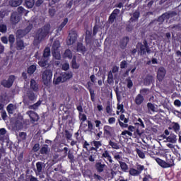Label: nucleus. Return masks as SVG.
<instances>
[{"label": "nucleus", "instance_id": "59", "mask_svg": "<svg viewBox=\"0 0 181 181\" xmlns=\"http://www.w3.org/2000/svg\"><path fill=\"white\" fill-rule=\"evenodd\" d=\"M69 69H70V65L69 64V63L66 62L62 64V70H64L66 71L69 70Z\"/></svg>", "mask_w": 181, "mask_h": 181}, {"label": "nucleus", "instance_id": "23", "mask_svg": "<svg viewBox=\"0 0 181 181\" xmlns=\"http://www.w3.org/2000/svg\"><path fill=\"white\" fill-rule=\"evenodd\" d=\"M164 18L166 19H170V18H173V16H176L175 12H167L163 14Z\"/></svg>", "mask_w": 181, "mask_h": 181}, {"label": "nucleus", "instance_id": "3", "mask_svg": "<svg viewBox=\"0 0 181 181\" xmlns=\"http://www.w3.org/2000/svg\"><path fill=\"white\" fill-rule=\"evenodd\" d=\"M136 47H140V54L141 56L144 54H146V53H148V54H151V49L148 45V41H146V40H144L143 44L138 43Z\"/></svg>", "mask_w": 181, "mask_h": 181}, {"label": "nucleus", "instance_id": "24", "mask_svg": "<svg viewBox=\"0 0 181 181\" xmlns=\"http://www.w3.org/2000/svg\"><path fill=\"white\" fill-rule=\"evenodd\" d=\"M172 129L175 132H179L180 130V124L177 122H173L172 123Z\"/></svg>", "mask_w": 181, "mask_h": 181}, {"label": "nucleus", "instance_id": "38", "mask_svg": "<svg viewBox=\"0 0 181 181\" xmlns=\"http://www.w3.org/2000/svg\"><path fill=\"white\" fill-rule=\"evenodd\" d=\"M67 22H69L68 18H64V21L61 23V25L58 27V30L60 32L62 30L63 28L67 25Z\"/></svg>", "mask_w": 181, "mask_h": 181}, {"label": "nucleus", "instance_id": "50", "mask_svg": "<svg viewBox=\"0 0 181 181\" xmlns=\"http://www.w3.org/2000/svg\"><path fill=\"white\" fill-rule=\"evenodd\" d=\"M50 56V48L46 47L44 50L43 57H49Z\"/></svg>", "mask_w": 181, "mask_h": 181}, {"label": "nucleus", "instance_id": "39", "mask_svg": "<svg viewBox=\"0 0 181 181\" xmlns=\"http://www.w3.org/2000/svg\"><path fill=\"white\" fill-rule=\"evenodd\" d=\"M8 42L10 43L11 49H12V47H13V43H15V36H13V35H9Z\"/></svg>", "mask_w": 181, "mask_h": 181}, {"label": "nucleus", "instance_id": "61", "mask_svg": "<svg viewBox=\"0 0 181 181\" xmlns=\"http://www.w3.org/2000/svg\"><path fill=\"white\" fill-rule=\"evenodd\" d=\"M0 32H1V33H5V32H6V25H5L4 24H1L0 25Z\"/></svg>", "mask_w": 181, "mask_h": 181}, {"label": "nucleus", "instance_id": "64", "mask_svg": "<svg viewBox=\"0 0 181 181\" xmlns=\"http://www.w3.org/2000/svg\"><path fill=\"white\" fill-rule=\"evenodd\" d=\"M117 110L119 111V112H124V105L117 104Z\"/></svg>", "mask_w": 181, "mask_h": 181}, {"label": "nucleus", "instance_id": "46", "mask_svg": "<svg viewBox=\"0 0 181 181\" xmlns=\"http://www.w3.org/2000/svg\"><path fill=\"white\" fill-rule=\"evenodd\" d=\"M64 57H68V59H71L73 57V54H71V51L70 49H66L64 54Z\"/></svg>", "mask_w": 181, "mask_h": 181}, {"label": "nucleus", "instance_id": "35", "mask_svg": "<svg viewBox=\"0 0 181 181\" xmlns=\"http://www.w3.org/2000/svg\"><path fill=\"white\" fill-rule=\"evenodd\" d=\"M136 152L139 158H141V159H145V153H144V151H141L139 148H136Z\"/></svg>", "mask_w": 181, "mask_h": 181}, {"label": "nucleus", "instance_id": "11", "mask_svg": "<svg viewBox=\"0 0 181 181\" xmlns=\"http://www.w3.org/2000/svg\"><path fill=\"white\" fill-rule=\"evenodd\" d=\"M103 131L105 135H107V136H111V135H112L114 132V129L110 126L106 125L103 127Z\"/></svg>", "mask_w": 181, "mask_h": 181}, {"label": "nucleus", "instance_id": "41", "mask_svg": "<svg viewBox=\"0 0 181 181\" xmlns=\"http://www.w3.org/2000/svg\"><path fill=\"white\" fill-rule=\"evenodd\" d=\"M16 35L18 37L21 38V37H23V36H25L27 34L25 30H17Z\"/></svg>", "mask_w": 181, "mask_h": 181}, {"label": "nucleus", "instance_id": "49", "mask_svg": "<svg viewBox=\"0 0 181 181\" xmlns=\"http://www.w3.org/2000/svg\"><path fill=\"white\" fill-rule=\"evenodd\" d=\"M93 146L96 148V149H98L100 146H103V143L100 141H93Z\"/></svg>", "mask_w": 181, "mask_h": 181}, {"label": "nucleus", "instance_id": "55", "mask_svg": "<svg viewBox=\"0 0 181 181\" xmlns=\"http://www.w3.org/2000/svg\"><path fill=\"white\" fill-rule=\"evenodd\" d=\"M33 28V25L32 24H29L26 28L24 30V32H25V33L28 35V33H29V32H30V30H32Z\"/></svg>", "mask_w": 181, "mask_h": 181}, {"label": "nucleus", "instance_id": "13", "mask_svg": "<svg viewBox=\"0 0 181 181\" xmlns=\"http://www.w3.org/2000/svg\"><path fill=\"white\" fill-rule=\"evenodd\" d=\"M144 100L145 98H144V95L138 94L134 99V103L136 105H141V104L144 103Z\"/></svg>", "mask_w": 181, "mask_h": 181}, {"label": "nucleus", "instance_id": "22", "mask_svg": "<svg viewBox=\"0 0 181 181\" xmlns=\"http://www.w3.org/2000/svg\"><path fill=\"white\" fill-rule=\"evenodd\" d=\"M128 42H129V40L128 39V37H124L122 40H121L120 44H119L121 49H124L125 47H127V45H128Z\"/></svg>", "mask_w": 181, "mask_h": 181}, {"label": "nucleus", "instance_id": "63", "mask_svg": "<svg viewBox=\"0 0 181 181\" xmlns=\"http://www.w3.org/2000/svg\"><path fill=\"white\" fill-rule=\"evenodd\" d=\"M93 123H91L90 121H88V131H89L90 132H91L93 131Z\"/></svg>", "mask_w": 181, "mask_h": 181}, {"label": "nucleus", "instance_id": "7", "mask_svg": "<svg viewBox=\"0 0 181 181\" xmlns=\"http://www.w3.org/2000/svg\"><path fill=\"white\" fill-rule=\"evenodd\" d=\"M77 40V33L72 31L69 33V40L67 41L68 45H71L74 43H76V41Z\"/></svg>", "mask_w": 181, "mask_h": 181}, {"label": "nucleus", "instance_id": "40", "mask_svg": "<svg viewBox=\"0 0 181 181\" xmlns=\"http://www.w3.org/2000/svg\"><path fill=\"white\" fill-rule=\"evenodd\" d=\"M39 66L40 67H46V66L49 65V62H47V59H42L41 61L38 62Z\"/></svg>", "mask_w": 181, "mask_h": 181}, {"label": "nucleus", "instance_id": "25", "mask_svg": "<svg viewBox=\"0 0 181 181\" xmlns=\"http://www.w3.org/2000/svg\"><path fill=\"white\" fill-rule=\"evenodd\" d=\"M107 83L108 84H112V83H114V75L111 71H109L107 75Z\"/></svg>", "mask_w": 181, "mask_h": 181}, {"label": "nucleus", "instance_id": "43", "mask_svg": "<svg viewBox=\"0 0 181 181\" xmlns=\"http://www.w3.org/2000/svg\"><path fill=\"white\" fill-rule=\"evenodd\" d=\"M109 145L112 148V149H119V145L112 141H109Z\"/></svg>", "mask_w": 181, "mask_h": 181}, {"label": "nucleus", "instance_id": "52", "mask_svg": "<svg viewBox=\"0 0 181 181\" xmlns=\"http://www.w3.org/2000/svg\"><path fill=\"white\" fill-rule=\"evenodd\" d=\"M106 112L109 114V115H112V106L111 105H107L106 106Z\"/></svg>", "mask_w": 181, "mask_h": 181}, {"label": "nucleus", "instance_id": "6", "mask_svg": "<svg viewBox=\"0 0 181 181\" xmlns=\"http://www.w3.org/2000/svg\"><path fill=\"white\" fill-rule=\"evenodd\" d=\"M166 76V69L163 66L158 68L157 71V78L158 81H163Z\"/></svg>", "mask_w": 181, "mask_h": 181}, {"label": "nucleus", "instance_id": "51", "mask_svg": "<svg viewBox=\"0 0 181 181\" xmlns=\"http://www.w3.org/2000/svg\"><path fill=\"white\" fill-rule=\"evenodd\" d=\"M145 169V166L141 165V164H138L136 165V169L137 172H139V174H141L142 173V170H144Z\"/></svg>", "mask_w": 181, "mask_h": 181}, {"label": "nucleus", "instance_id": "33", "mask_svg": "<svg viewBox=\"0 0 181 181\" xmlns=\"http://www.w3.org/2000/svg\"><path fill=\"white\" fill-rule=\"evenodd\" d=\"M52 55L57 60H60V51L59 50H52Z\"/></svg>", "mask_w": 181, "mask_h": 181}, {"label": "nucleus", "instance_id": "47", "mask_svg": "<svg viewBox=\"0 0 181 181\" xmlns=\"http://www.w3.org/2000/svg\"><path fill=\"white\" fill-rule=\"evenodd\" d=\"M89 93H90V100L93 102L95 101V93H94V90L89 88Z\"/></svg>", "mask_w": 181, "mask_h": 181}, {"label": "nucleus", "instance_id": "42", "mask_svg": "<svg viewBox=\"0 0 181 181\" xmlns=\"http://www.w3.org/2000/svg\"><path fill=\"white\" fill-rule=\"evenodd\" d=\"M6 134L5 128L0 129V141H4V136Z\"/></svg>", "mask_w": 181, "mask_h": 181}, {"label": "nucleus", "instance_id": "10", "mask_svg": "<svg viewBox=\"0 0 181 181\" xmlns=\"http://www.w3.org/2000/svg\"><path fill=\"white\" fill-rule=\"evenodd\" d=\"M26 114L30 117L31 121H33V122L39 121V115L34 111L29 110L26 112Z\"/></svg>", "mask_w": 181, "mask_h": 181}, {"label": "nucleus", "instance_id": "31", "mask_svg": "<svg viewBox=\"0 0 181 181\" xmlns=\"http://www.w3.org/2000/svg\"><path fill=\"white\" fill-rule=\"evenodd\" d=\"M59 47H60V41L59 40H55L54 42L53 45H52V51L53 50H59Z\"/></svg>", "mask_w": 181, "mask_h": 181}, {"label": "nucleus", "instance_id": "45", "mask_svg": "<svg viewBox=\"0 0 181 181\" xmlns=\"http://www.w3.org/2000/svg\"><path fill=\"white\" fill-rule=\"evenodd\" d=\"M150 93H151V90H149V89L148 88H144L140 90V94L141 95H148L150 94Z\"/></svg>", "mask_w": 181, "mask_h": 181}, {"label": "nucleus", "instance_id": "14", "mask_svg": "<svg viewBox=\"0 0 181 181\" xmlns=\"http://www.w3.org/2000/svg\"><path fill=\"white\" fill-rule=\"evenodd\" d=\"M61 77L62 78V80H64V82L67 81V80H70V78L73 77V73L64 72L61 74Z\"/></svg>", "mask_w": 181, "mask_h": 181}, {"label": "nucleus", "instance_id": "4", "mask_svg": "<svg viewBox=\"0 0 181 181\" xmlns=\"http://www.w3.org/2000/svg\"><path fill=\"white\" fill-rule=\"evenodd\" d=\"M53 72H52V70L49 69H47L42 73V81L45 86H49V84H50Z\"/></svg>", "mask_w": 181, "mask_h": 181}, {"label": "nucleus", "instance_id": "44", "mask_svg": "<svg viewBox=\"0 0 181 181\" xmlns=\"http://www.w3.org/2000/svg\"><path fill=\"white\" fill-rule=\"evenodd\" d=\"M36 71V66L35 65H31L28 69V74H33Z\"/></svg>", "mask_w": 181, "mask_h": 181}, {"label": "nucleus", "instance_id": "57", "mask_svg": "<svg viewBox=\"0 0 181 181\" xmlns=\"http://www.w3.org/2000/svg\"><path fill=\"white\" fill-rule=\"evenodd\" d=\"M84 46H83V44L78 43L77 45V50L78 52H84Z\"/></svg>", "mask_w": 181, "mask_h": 181}, {"label": "nucleus", "instance_id": "60", "mask_svg": "<svg viewBox=\"0 0 181 181\" xmlns=\"http://www.w3.org/2000/svg\"><path fill=\"white\" fill-rule=\"evenodd\" d=\"M19 136H20L21 141H25V139H26V133L21 132L19 134Z\"/></svg>", "mask_w": 181, "mask_h": 181}, {"label": "nucleus", "instance_id": "34", "mask_svg": "<svg viewBox=\"0 0 181 181\" xmlns=\"http://www.w3.org/2000/svg\"><path fill=\"white\" fill-rule=\"evenodd\" d=\"M48 152H49V146L44 145V146L40 150V153H42V155H47Z\"/></svg>", "mask_w": 181, "mask_h": 181}, {"label": "nucleus", "instance_id": "27", "mask_svg": "<svg viewBox=\"0 0 181 181\" xmlns=\"http://www.w3.org/2000/svg\"><path fill=\"white\" fill-rule=\"evenodd\" d=\"M30 88L34 91H37V84L36 83V81L32 79L30 81Z\"/></svg>", "mask_w": 181, "mask_h": 181}, {"label": "nucleus", "instance_id": "48", "mask_svg": "<svg viewBox=\"0 0 181 181\" xmlns=\"http://www.w3.org/2000/svg\"><path fill=\"white\" fill-rule=\"evenodd\" d=\"M68 158L70 160L71 163L74 162V155L71 151H69L68 152Z\"/></svg>", "mask_w": 181, "mask_h": 181}, {"label": "nucleus", "instance_id": "18", "mask_svg": "<svg viewBox=\"0 0 181 181\" xmlns=\"http://www.w3.org/2000/svg\"><path fill=\"white\" fill-rule=\"evenodd\" d=\"M26 45H25V42H23V40H17L16 41V49L18 50H23Z\"/></svg>", "mask_w": 181, "mask_h": 181}, {"label": "nucleus", "instance_id": "29", "mask_svg": "<svg viewBox=\"0 0 181 181\" xmlns=\"http://www.w3.org/2000/svg\"><path fill=\"white\" fill-rule=\"evenodd\" d=\"M25 5L28 8H33L35 5V0H25Z\"/></svg>", "mask_w": 181, "mask_h": 181}, {"label": "nucleus", "instance_id": "12", "mask_svg": "<svg viewBox=\"0 0 181 181\" xmlns=\"http://www.w3.org/2000/svg\"><path fill=\"white\" fill-rule=\"evenodd\" d=\"M102 158L107 159L110 163H112L114 162L112 160V157H111V155H110V151L105 150L102 153Z\"/></svg>", "mask_w": 181, "mask_h": 181}, {"label": "nucleus", "instance_id": "32", "mask_svg": "<svg viewBox=\"0 0 181 181\" xmlns=\"http://www.w3.org/2000/svg\"><path fill=\"white\" fill-rule=\"evenodd\" d=\"M129 175H131V176H139V172H138V170L135 168H130L129 170Z\"/></svg>", "mask_w": 181, "mask_h": 181}, {"label": "nucleus", "instance_id": "37", "mask_svg": "<svg viewBox=\"0 0 181 181\" xmlns=\"http://www.w3.org/2000/svg\"><path fill=\"white\" fill-rule=\"evenodd\" d=\"M60 83H64V81L63 80V78H62V75L58 76L57 78H54V84H60Z\"/></svg>", "mask_w": 181, "mask_h": 181}, {"label": "nucleus", "instance_id": "5", "mask_svg": "<svg viewBox=\"0 0 181 181\" xmlns=\"http://www.w3.org/2000/svg\"><path fill=\"white\" fill-rule=\"evenodd\" d=\"M15 76L11 75L8 80L2 81L1 86L6 88H11V87H12V84H13V81H15Z\"/></svg>", "mask_w": 181, "mask_h": 181}, {"label": "nucleus", "instance_id": "21", "mask_svg": "<svg viewBox=\"0 0 181 181\" xmlns=\"http://www.w3.org/2000/svg\"><path fill=\"white\" fill-rule=\"evenodd\" d=\"M15 110H16V105H13L12 103L9 104L6 107V110L8 114H13V111H15Z\"/></svg>", "mask_w": 181, "mask_h": 181}, {"label": "nucleus", "instance_id": "2", "mask_svg": "<svg viewBox=\"0 0 181 181\" xmlns=\"http://www.w3.org/2000/svg\"><path fill=\"white\" fill-rule=\"evenodd\" d=\"M49 33H50V24H46L38 30L35 37L40 41L43 40Z\"/></svg>", "mask_w": 181, "mask_h": 181}, {"label": "nucleus", "instance_id": "28", "mask_svg": "<svg viewBox=\"0 0 181 181\" xmlns=\"http://www.w3.org/2000/svg\"><path fill=\"white\" fill-rule=\"evenodd\" d=\"M120 168L123 172H127L128 170V165L125 163V162L119 161Z\"/></svg>", "mask_w": 181, "mask_h": 181}, {"label": "nucleus", "instance_id": "62", "mask_svg": "<svg viewBox=\"0 0 181 181\" xmlns=\"http://www.w3.org/2000/svg\"><path fill=\"white\" fill-rule=\"evenodd\" d=\"M127 66H128V63L127 62V61H122L120 63V68L121 69H125V68H127Z\"/></svg>", "mask_w": 181, "mask_h": 181}, {"label": "nucleus", "instance_id": "56", "mask_svg": "<svg viewBox=\"0 0 181 181\" xmlns=\"http://www.w3.org/2000/svg\"><path fill=\"white\" fill-rule=\"evenodd\" d=\"M79 118L82 122L87 121V116H86L84 114L79 113Z\"/></svg>", "mask_w": 181, "mask_h": 181}, {"label": "nucleus", "instance_id": "30", "mask_svg": "<svg viewBox=\"0 0 181 181\" xmlns=\"http://www.w3.org/2000/svg\"><path fill=\"white\" fill-rule=\"evenodd\" d=\"M147 107H148V111H152V112H156V107H155V105L152 104L151 103H148L147 104Z\"/></svg>", "mask_w": 181, "mask_h": 181}, {"label": "nucleus", "instance_id": "53", "mask_svg": "<svg viewBox=\"0 0 181 181\" xmlns=\"http://www.w3.org/2000/svg\"><path fill=\"white\" fill-rule=\"evenodd\" d=\"M17 11L18 13H25V15H28V11H26L23 7L19 6L17 8Z\"/></svg>", "mask_w": 181, "mask_h": 181}, {"label": "nucleus", "instance_id": "15", "mask_svg": "<svg viewBox=\"0 0 181 181\" xmlns=\"http://www.w3.org/2000/svg\"><path fill=\"white\" fill-rule=\"evenodd\" d=\"M42 105V100H38L37 103H34L33 105H28V110H33L36 111V110H39V107Z\"/></svg>", "mask_w": 181, "mask_h": 181}, {"label": "nucleus", "instance_id": "36", "mask_svg": "<svg viewBox=\"0 0 181 181\" xmlns=\"http://www.w3.org/2000/svg\"><path fill=\"white\" fill-rule=\"evenodd\" d=\"M139 11H135L133 14V18L132 17L130 18V22H134V21H138V18H139Z\"/></svg>", "mask_w": 181, "mask_h": 181}, {"label": "nucleus", "instance_id": "26", "mask_svg": "<svg viewBox=\"0 0 181 181\" xmlns=\"http://www.w3.org/2000/svg\"><path fill=\"white\" fill-rule=\"evenodd\" d=\"M22 2H23V0H11V6H19L22 4Z\"/></svg>", "mask_w": 181, "mask_h": 181}, {"label": "nucleus", "instance_id": "17", "mask_svg": "<svg viewBox=\"0 0 181 181\" xmlns=\"http://www.w3.org/2000/svg\"><path fill=\"white\" fill-rule=\"evenodd\" d=\"M19 21H21V17H19V16H18V13H13L11 14V23L15 25V24L18 23V22H19Z\"/></svg>", "mask_w": 181, "mask_h": 181}, {"label": "nucleus", "instance_id": "1", "mask_svg": "<svg viewBox=\"0 0 181 181\" xmlns=\"http://www.w3.org/2000/svg\"><path fill=\"white\" fill-rule=\"evenodd\" d=\"M37 99V95L33 93L32 90H28L23 97V103L25 105H29V104H33Z\"/></svg>", "mask_w": 181, "mask_h": 181}, {"label": "nucleus", "instance_id": "19", "mask_svg": "<svg viewBox=\"0 0 181 181\" xmlns=\"http://www.w3.org/2000/svg\"><path fill=\"white\" fill-rule=\"evenodd\" d=\"M37 170H35L36 175H42V170H43V163L37 162L36 163Z\"/></svg>", "mask_w": 181, "mask_h": 181}, {"label": "nucleus", "instance_id": "54", "mask_svg": "<svg viewBox=\"0 0 181 181\" xmlns=\"http://www.w3.org/2000/svg\"><path fill=\"white\" fill-rule=\"evenodd\" d=\"M119 153H122L121 152L120 153H116L114 155V159H115L118 162H120L121 159H122V157L121 156V155H119Z\"/></svg>", "mask_w": 181, "mask_h": 181}, {"label": "nucleus", "instance_id": "20", "mask_svg": "<svg viewBox=\"0 0 181 181\" xmlns=\"http://www.w3.org/2000/svg\"><path fill=\"white\" fill-rule=\"evenodd\" d=\"M153 82V76L152 75H147L144 78L145 86H149V84Z\"/></svg>", "mask_w": 181, "mask_h": 181}, {"label": "nucleus", "instance_id": "9", "mask_svg": "<svg viewBox=\"0 0 181 181\" xmlns=\"http://www.w3.org/2000/svg\"><path fill=\"white\" fill-rule=\"evenodd\" d=\"M95 168L98 173H103L107 169V165L101 162H98L95 163Z\"/></svg>", "mask_w": 181, "mask_h": 181}, {"label": "nucleus", "instance_id": "58", "mask_svg": "<svg viewBox=\"0 0 181 181\" xmlns=\"http://www.w3.org/2000/svg\"><path fill=\"white\" fill-rule=\"evenodd\" d=\"M175 54L177 57H180L177 59V63H181V52L180 50L176 51Z\"/></svg>", "mask_w": 181, "mask_h": 181}, {"label": "nucleus", "instance_id": "16", "mask_svg": "<svg viewBox=\"0 0 181 181\" xmlns=\"http://www.w3.org/2000/svg\"><path fill=\"white\" fill-rule=\"evenodd\" d=\"M156 160L157 163H158V165H160V166H161V168H170L171 166H173L172 164H169V163L163 161L160 158H156Z\"/></svg>", "mask_w": 181, "mask_h": 181}, {"label": "nucleus", "instance_id": "8", "mask_svg": "<svg viewBox=\"0 0 181 181\" xmlns=\"http://www.w3.org/2000/svg\"><path fill=\"white\" fill-rule=\"evenodd\" d=\"M162 136L163 138L166 139L165 142H170V144H176V142L177 141V136L174 134H171L168 137H166V136L165 135H163Z\"/></svg>", "mask_w": 181, "mask_h": 181}]
</instances>
